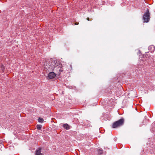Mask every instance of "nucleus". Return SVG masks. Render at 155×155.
Instances as JSON below:
<instances>
[{
    "mask_svg": "<svg viewBox=\"0 0 155 155\" xmlns=\"http://www.w3.org/2000/svg\"><path fill=\"white\" fill-rule=\"evenodd\" d=\"M150 13L149 9H147L146 12L143 14V18L144 21V22H148L150 19Z\"/></svg>",
    "mask_w": 155,
    "mask_h": 155,
    "instance_id": "nucleus-4",
    "label": "nucleus"
},
{
    "mask_svg": "<svg viewBox=\"0 0 155 155\" xmlns=\"http://www.w3.org/2000/svg\"><path fill=\"white\" fill-rule=\"evenodd\" d=\"M41 147L39 148L38 149H37L35 151V154L36 155H43L41 152Z\"/></svg>",
    "mask_w": 155,
    "mask_h": 155,
    "instance_id": "nucleus-6",
    "label": "nucleus"
},
{
    "mask_svg": "<svg viewBox=\"0 0 155 155\" xmlns=\"http://www.w3.org/2000/svg\"><path fill=\"white\" fill-rule=\"evenodd\" d=\"M63 127L65 129H66L67 130L69 129L70 128L69 126L67 124H64Z\"/></svg>",
    "mask_w": 155,
    "mask_h": 155,
    "instance_id": "nucleus-9",
    "label": "nucleus"
},
{
    "mask_svg": "<svg viewBox=\"0 0 155 155\" xmlns=\"http://www.w3.org/2000/svg\"><path fill=\"white\" fill-rule=\"evenodd\" d=\"M124 123V119L121 118L118 120L114 122L112 127L113 128H116L123 125Z\"/></svg>",
    "mask_w": 155,
    "mask_h": 155,
    "instance_id": "nucleus-3",
    "label": "nucleus"
},
{
    "mask_svg": "<svg viewBox=\"0 0 155 155\" xmlns=\"http://www.w3.org/2000/svg\"><path fill=\"white\" fill-rule=\"evenodd\" d=\"M78 24H79V23L77 22H75L74 24L75 25H78Z\"/></svg>",
    "mask_w": 155,
    "mask_h": 155,
    "instance_id": "nucleus-13",
    "label": "nucleus"
},
{
    "mask_svg": "<svg viewBox=\"0 0 155 155\" xmlns=\"http://www.w3.org/2000/svg\"><path fill=\"white\" fill-rule=\"evenodd\" d=\"M36 127L38 130H40L41 129L42 125H38Z\"/></svg>",
    "mask_w": 155,
    "mask_h": 155,
    "instance_id": "nucleus-12",
    "label": "nucleus"
},
{
    "mask_svg": "<svg viewBox=\"0 0 155 155\" xmlns=\"http://www.w3.org/2000/svg\"><path fill=\"white\" fill-rule=\"evenodd\" d=\"M44 120L42 118L39 117L38 119V121L39 122L42 123L43 122Z\"/></svg>",
    "mask_w": 155,
    "mask_h": 155,
    "instance_id": "nucleus-11",
    "label": "nucleus"
},
{
    "mask_svg": "<svg viewBox=\"0 0 155 155\" xmlns=\"http://www.w3.org/2000/svg\"><path fill=\"white\" fill-rule=\"evenodd\" d=\"M97 151L99 154H101L103 153V150L101 149H97Z\"/></svg>",
    "mask_w": 155,
    "mask_h": 155,
    "instance_id": "nucleus-10",
    "label": "nucleus"
},
{
    "mask_svg": "<svg viewBox=\"0 0 155 155\" xmlns=\"http://www.w3.org/2000/svg\"><path fill=\"white\" fill-rule=\"evenodd\" d=\"M148 49L151 52H152L155 50V48L153 45H152L149 46Z\"/></svg>",
    "mask_w": 155,
    "mask_h": 155,
    "instance_id": "nucleus-7",
    "label": "nucleus"
},
{
    "mask_svg": "<svg viewBox=\"0 0 155 155\" xmlns=\"http://www.w3.org/2000/svg\"><path fill=\"white\" fill-rule=\"evenodd\" d=\"M56 63L57 60H52L51 61H47L44 63L45 68L48 71H53Z\"/></svg>",
    "mask_w": 155,
    "mask_h": 155,
    "instance_id": "nucleus-1",
    "label": "nucleus"
},
{
    "mask_svg": "<svg viewBox=\"0 0 155 155\" xmlns=\"http://www.w3.org/2000/svg\"><path fill=\"white\" fill-rule=\"evenodd\" d=\"M87 21H89V18H87Z\"/></svg>",
    "mask_w": 155,
    "mask_h": 155,
    "instance_id": "nucleus-15",
    "label": "nucleus"
},
{
    "mask_svg": "<svg viewBox=\"0 0 155 155\" xmlns=\"http://www.w3.org/2000/svg\"><path fill=\"white\" fill-rule=\"evenodd\" d=\"M62 67V64L60 62L57 60V63L55 64V66L53 71L55 72L57 74H58L59 75L61 72L63 71V70L61 69Z\"/></svg>",
    "mask_w": 155,
    "mask_h": 155,
    "instance_id": "nucleus-2",
    "label": "nucleus"
},
{
    "mask_svg": "<svg viewBox=\"0 0 155 155\" xmlns=\"http://www.w3.org/2000/svg\"><path fill=\"white\" fill-rule=\"evenodd\" d=\"M155 123H153L152 124V128H151V131L153 133L155 132Z\"/></svg>",
    "mask_w": 155,
    "mask_h": 155,
    "instance_id": "nucleus-8",
    "label": "nucleus"
},
{
    "mask_svg": "<svg viewBox=\"0 0 155 155\" xmlns=\"http://www.w3.org/2000/svg\"><path fill=\"white\" fill-rule=\"evenodd\" d=\"M2 69V70H3L5 69V68H4V67L3 66H2V68H1Z\"/></svg>",
    "mask_w": 155,
    "mask_h": 155,
    "instance_id": "nucleus-14",
    "label": "nucleus"
},
{
    "mask_svg": "<svg viewBox=\"0 0 155 155\" xmlns=\"http://www.w3.org/2000/svg\"><path fill=\"white\" fill-rule=\"evenodd\" d=\"M56 74L53 72H51L49 73L48 75V78L49 79H52L54 78Z\"/></svg>",
    "mask_w": 155,
    "mask_h": 155,
    "instance_id": "nucleus-5",
    "label": "nucleus"
}]
</instances>
